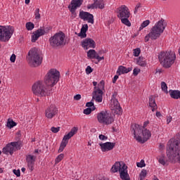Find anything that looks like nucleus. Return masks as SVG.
<instances>
[{"mask_svg": "<svg viewBox=\"0 0 180 180\" xmlns=\"http://www.w3.org/2000/svg\"><path fill=\"white\" fill-rule=\"evenodd\" d=\"M60 81V72L51 69L43 81H37L32 85V92L37 96H49L53 94V86Z\"/></svg>", "mask_w": 180, "mask_h": 180, "instance_id": "1", "label": "nucleus"}, {"mask_svg": "<svg viewBox=\"0 0 180 180\" xmlns=\"http://www.w3.org/2000/svg\"><path fill=\"white\" fill-rule=\"evenodd\" d=\"M167 155L170 162H180V142L172 139L167 143Z\"/></svg>", "mask_w": 180, "mask_h": 180, "instance_id": "2", "label": "nucleus"}, {"mask_svg": "<svg viewBox=\"0 0 180 180\" xmlns=\"http://www.w3.org/2000/svg\"><path fill=\"white\" fill-rule=\"evenodd\" d=\"M131 131L139 143H146L151 137V131L147 128L141 129V127L138 124H131Z\"/></svg>", "mask_w": 180, "mask_h": 180, "instance_id": "3", "label": "nucleus"}, {"mask_svg": "<svg viewBox=\"0 0 180 180\" xmlns=\"http://www.w3.org/2000/svg\"><path fill=\"white\" fill-rule=\"evenodd\" d=\"M165 27H167V24L164 20H161L158 21L155 26L151 28L150 32L145 37V41H148L150 39H151V40H157V39L164 33Z\"/></svg>", "mask_w": 180, "mask_h": 180, "instance_id": "4", "label": "nucleus"}, {"mask_svg": "<svg viewBox=\"0 0 180 180\" xmlns=\"http://www.w3.org/2000/svg\"><path fill=\"white\" fill-rule=\"evenodd\" d=\"M159 61L164 68H171L176 60V55L173 51H162L158 56Z\"/></svg>", "mask_w": 180, "mask_h": 180, "instance_id": "5", "label": "nucleus"}, {"mask_svg": "<svg viewBox=\"0 0 180 180\" xmlns=\"http://www.w3.org/2000/svg\"><path fill=\"white\" fill-rule=\"evenodd\" d=\"M27 58L31 67H39L43 61V56L40 51L36 48H32L27 54Z\"/></svg>", "mask_w": 180, "mask_h": 180, "instance_id": "6", "label": "nucleus"}, {"mask_svg": "<svg viewBox=\"0 0 180 180\" xmlns=\"http://www.w3.org/2000/svg\"><path fill=\"white\" fill-rule=\"evenodd\" d=\"M51 47H60L65 46V34L63 32L55 34L49 39Z\"/></svg>", "mask_w": 180, "mask_h": 180, "instance_id": "7", "label": "nucleus"}, {"mask_svg": "<svg viewBox=\"0 0 180 180\" xmlns=\"http://www.w3.org/2000/svg\"><path fill=\"white\" fill-rule=\"evenodd\" d=\"M103 89H105V82L102 80L98 83V86L94 87L93 91V99H95L96 102H102V99H103V91L102 90Z\"/></svg>", "mask_w": 180, "mask_h": 180, "instance_id": "8", "label": "nucleus"}, {"mask_svg": "<svg viewBox=\"0 0 180 180\" xmlns=\"http://www.w3.org/2000/svg\"><path fill=\"white\" fill-rule=\"evenodd\" d=\"M97 120L99 123L103 124H112L115 122V118L108 111H101L97 115Z\"/></svg>", "mask_w": 180, "mask_h": 180, "instance_id": "9", "label": "nucleus"}, {"mask_svg": "<svg viewBox=\"0 0 180 180\" xmlns=\"http://www.w3.org/2000/svg\"><path fill=\"white\" fill-rule=\"evenodd\" d=\"M15 150H20V143L16 141L7 144L6 146L3 148V153L4 154H10L12 155Z\"/></svg>", "mask_w": 180, "mask_h": 180, "instance_id": "10", "label": "nucleus"}, {"mask_svg": "<svg viewBox=\"0 0 180 180\" xmlns=\"http://www.w3.org/2000/svg\"><path fill=\"white\" fill-rule=\"evenodd\" d=\"M58 113V108L54 105L48 106L45 110V117L47 119H53Z\"/></svg>", "mask_w": 180, "mask_h": 180, "instance_id": "11", "label": "nucleus"}, {"mask_svg": "<svg viewBox=\"0 0 180 180\" xmlns=\"http://www.w3.org/2000/svg\"><path fill=\"white\" fill-rule=\"evenodd\" d=\"M111 109L115 110L117 115H122V109L117 99L115 98V94L112 95L111 98Z\"/></svg>", "mask_w": 180, "mask_h": 180, "instance_id": "12", "label": "nucleus"}, {"mask_svg": "<svg viewBox=\"0 0 180 180\" xmlns=\"http://www.w3.org/2000/svg\"><path fill=\"white\" fill-rule=\"evenodd\" d=\"M79 18L82 20H86L88 23H91V25H94V15L86 11H80Z\"/></svg>", "mask_w": 180, "mask_h": 180, "instance_id": "13", "label": "nucleus"}, {"mask_svg": "<svg viewBox=\"0 0 180 180\" xmlns=\"http://www.w3.org/2000/svg\"><path fill=\"white\" fill-rule=\"evenodd\" d=\"M117 16L120 18V19L130 18V11H129V8L125 5L121 6L120 8H118Z\"/></svg>", "mask_w": 180, "mask_h": 180, "instance_id": "14", "label": "nucleus"}, {"mask_svg": "<svg viewBox=\"0 0 180 180\" xmlns=\"http://www.w3.org/2000/svg\"><path fill=\"white\" fill-rule=\"evenodd\" d=\"M37 158V155H27L26 156V162L27 164V167L30 171H33L34 169V162H36V159Z\"/></svg>", "mask_w": 180, "mask_h": 180, "instance_id": "15", "label": "nucleus"}, {"mask_svg": "<svg viewBox=\"0 0 180 180\" xmlns=\"http://www.w3.org/2000/svg\"><path fill=\"white\" fill-rule=\"evenodd\" d=\"M83 2L84 0H72L69 6L71 13H75L77 9L81 8V5H82Z\"/></svg>", "mask_w": 180, "mask_h": 180, "instance_id": "16", "label": "nucleus"}, {"mask_svg": "<svg viewBox=\"0 0 180 180\" xmlns=\"http://www.w3.org/2000/svg\"><path fill=\"white\" fill-rule=\"evenodd\" d=\"M99 146L101 148V151H103V153H106V151H112V150L115 148L116 143L105 142L104 143H99Z\"/></svg>", "mask_w": 180, "mask_h": 180, "instance_id": "17", "label": "nucleus"}, {"mask_svg": "<svg viewBox=\"0 0 180 180\" xmlns=\"http://www.w3.org/2000/svg\"><path fill=\"white\" fill-rule=\"evenodd\" d=\"M82 46L86 50H88V49H95V41L92 39H86L82 42Z\"/></svg>", "mask_w": 180, "mask_h": 180, "instance_id": "18", "label": "nucleus"}, {"mask_svg": "<svg viewBox=\"0 0 180 180\" xmlns=\"http://www.w3.org/2000/svg\"><path fill=\"white\" fill-rule=\"evenodd\" d=\"M120 176L122 180H130V176H129V173L127 171V166L123 164L120 172Z\"/></svg>", "mask_w": 180, "mask_h": 180, "instance_id": "19", "label": "nucleus"}, {"mask_svg": "<svg viewBox=\"0 0 180 180\" xmlns=\"http://www.w3.org/2000/svg\"><path fill=\"white\" fill-rule=\"evenodd\" d=\"M45 33H46V31L43 28H40V29L37 30V31H35L32 36V43H35L36 41L39 39V37L44 35Z\"/></svg>", "mask_w": 180, "mask_h": 180, "instance_id": "20", "label": "nucleus"}, {"mask_svg": "<svg viewBox=\"0 0 180 180\" xmlns=\"http://www.w3.org/2000/svg\"><path fill=\"white\" fill-rule=\"evenodd\" d=\"M77 133H78V127H74L68 134L63 136L62 141H66L68 144V140H70L71 137H74Z\"/></svg>", "mask_w": 180, "mask_h": 180, "instance_id": "21", "label": "nucleus"}, {"mask_svg": "<svg viewBox=\"0 0 180 180\" xmlns=\"http://www.w3.org/2000/svg\"><path fill=\"white\" fill-rule=\"evenodd\" d=\"M133 70V68H126L124 66H120L117 70V74L118 75H122L123 74H127L128 72H130Z\"/></svg>", "mask_w": 180, "mask_h": 180, "instance_id": "22", "label": "nucleus"}, {"mask_svg": "<svg viewBox=\"0 0 180 180\" xmlns=\"http://www.w3.org/2000/svg\"><path fill=\"white\" fill-rule=\"evenodd\" d=\"M123 166H122V164L120 163V162H116L112 167H111V172H112L113 174L116 173V172H120V169H122V167Z\"/></svg>", "mask_w": 180, "mask_h": 180, "instance_id": "23", "label": "nucleus"}, {"mask_svg": "<svg viewBox=\"0 0 180 180\" xmlns=\"http://www.w3.org/2000/svg\"><path fill=\"white\" fill-rule=\"evenodd\" d=\"M86 32H88V24L84 25L82 27L81 31L78 34L79 37H82V39H84V37H86Z\"/></svg>", "mask_w": 180, "mask_h": 180, "instance_id": "24", "label": "nucleus"}, {"mask_svg": "<svg viewBox=\"0 0 180 180\" xmlns=\"http://www.w3.org/2000/svg\"><path fill=\"white\" fill-rule=\"evenodd\" d=\"M149 106L152 108V112H155L157 110V103L153 96L149 97Z\"/></svg>", "mask_w": 180, "mask_h": 180, "instance_id": "25", "label": "nucleus"}, {"mask_svg": "<svg viewBox=\"0 0 180 180\" xmlns=\"http://www.w3.org/2000/svg\"><path fill=\"white\" fill-rule=\"evenodd\" d=\"M169 94L173 99H179L180 98V91L179 90H170Z\"/></svg>", "mask_w": 180, "mask_h": 180, "instance_id": "26", "label": "nucleus"}, {"mask_svg": "<svg viewBox=\"0 0 180 180\" xmlns=\"http://www.w3.org/2000/svg\"><path fill=\"white\" fill-rule=\"evenodd\" d=\"M98 56V53H96V51L95 49H90L87 51V57L90 59H96V56Z\"/></svg>", "mask_w": 180, "mask_h": 180, "instance_id": "27", "label": "nucleus"}, {"mask_svg": "<svg viewBox=\"0 0 180 180\" xmlns=\"http://www.w3.org/2000/svg\"><path fill=\"white\" fill-rule=\"evenodd\" d=\"M96 4V8L103 9L105 8V4L103 0H94Z\"/></svg>", "mask_w": 180, "mask_h": 180, "instance_id": "28", "label": "nucleus"}, {"mask_svg": "<svg viewBox=\"0 0 180 180\" xmlns=\"http://www.w3.org/2000/svg\"><path fill=\"white\" fill-rule=\"evenodd\" d=\"M136 63L138 65H140V67H146L147 65V62H146V60H144L143 58L139 57L137 59Z\"/></svg>", "mask_w": 180, "mask_h": 180, "instance_id": "29", "label": "nucleus"}, {"mask_svg": "<svg viewBox=\"0 0 180 180\" xmlns=\"http://www.w3.org/2000/svg\"><path fill=\"white\" fill-rule=\"evenodd\" d=\"M120 20L123 25H125V26H128V27L131 26V22L129 20V18H120Z\"/></svg>", "mask_w": 180, "mask_h": 180, "instance_id": "30", "label": "nucleus"}, {"mask_svg": "<svg viewBox=\"0 0 180 180\" xmlns=\"http://www.w3.org/2000/svg\"><path fill=\"white\" fill-rule=\"evenodd\" d=\"M67 144H68L67 143V141H62V142L60 143L59 149L58 150V153H63V151H64V149L65 148V147H67Z\"/></svg>", "mask_w": 180, "mask_h": 180, "instance_id": "31", "label": "nucleus"}, {"mask_svg": "<svg viewBox=\"0 0 180 180\" xmlns=\"http://www.w3.org/2000/svg\"><path fill=\"white\" fill-rule=\"evenodd\" d=\"M63 160H64V154L60 153L59 155H58L56 157V158L55 159V164L57 165L59 162H61V161H63Z\"/></svg>", "mask_w": 180, "mask_h": 180, "instance_id": "32", "label": "nucleus"}, {"mask_svg": "<svg viewBox=\"0 0 180 180\" xmlns=\"http://www.w3.org/2000/svg\"><path fill=\"white\" fill-rule=\"evenodd\" d=\"M94 101H95V98H94V97H92V99L91 101V102H88L86 104V106L87 108H91L92 110H95L96 108H95V105H94Z\"/></svg>", "mask_w": 180, "mask_h": 180, "instance_id": "33", "label": "nucleus"}, {"mask_svg": "<svg viewBox=\"0 0 180 180\" xmlns=\"http://www.w3.org/2000/svg\"><path fill=\"white\" fill-rule=\"evenodd\" d=\"M16 126V122L13 121V120H8L7 122V127L9 129H12V127H15Z\"/></svg>", "mask_w": 180, "mask_h": 180, "instance_id": "34", "label": "nucleus"}, {"mask_svg": "<svg viewBox=\"0 0 180 180\" xmlns=\"http://www.w3.org/2000/svg\"><path fill=\"white\" fill-rule=\"evenodd\" d=\"M149 25H150V20H146L143 21L139 27V30H143V29H144V27H147Z\"/></svg>", "mask_w": 180, "mask_h": 180, "instance_id": "35", "label": "nucleus"}, {"mask_svg": "<svg viewBox=\"0 0 180 180\" xmlns=\"http://www.w3.org/2000/svg\"><path fill=\"white\" fill-rule=\"evenodd\" d=\"M27 30H33L34 29V24L32 22H28L25 25Z\"/></svg>", "mask_w": 180, "mask_h": 180, "instance_id": "36", "label": "nucleus"}, {"mask_svg": "<svg viewBox=\"0 0 180 180\" xmlns=\"http://www.w3.org/2000/svg\"><path fill=\"white\" fill-rule=\"evenodd\" d=\"M34 16H35V19L37 20H39V19H40V18H41V16H40V8L35 9Z\"/></svg>", "mask_w": 180, "mask_h": 180, "instance_id": "37", "label": "nucleus"}, {"mask_svg": "<svg viewBox=\"0 0 180 180\" xmlns=\"http://www.w3.org/2000/svg\"><path fill=\"white\" fill-rule=\"evenodd\" d=\"M161 88L164 92H168V86H167V83L165 82H162Z\"/></svg>", "mask_w": 180, "mask_h": 180, "instance_id": "38", "label": "nucleus"}, {"mask_svg": "<svg viewBox=\"0 0 180 180\" xmlns=\"http://www.w3.org/2000/svg\"><path fill=\"white\" fill-rule=\"evenodd\" d=\"M136 167H138V168H143L146 167V162H144V160H141L140 162H137Z\"/></svg>", "mask_w": 180, "mask_h": 180, "instance_id": "39", "label": "nucleus"}, {"mask_svg": "<svg viewBox=\"0 0 180 180\" xmlns=\"http://www.w3.org/2000/svg\"><path fill=\"white\" fill-rule=\"evenodd\" d=\"M140 53H141V50H140V49L137 48L134 49L133 54L135 57H139V56H140Z\"/></svg>", "mask_w": 180, "mask_h": 180, "instance_id": "40", "label": "nucleus"}, {"mask_svg": "<svg viewBox=\"0 0 180 180\" xmlns=\"http://www.w3.org/2000/svg\"><path fill=\"white\" fill-rule=\"evenodd\" d=\"M159 163L161 164L162 165H165L167 164V160H165V157H160L158 159Z\"/></svg>", "mask_w": 180, "mask_h": 180, "instance_id": "41", "label": "nucleus"}, {"mask_svg": "<svg viewBox=\"0 0 180 180\" xmlns=\"http://www.w3.org/2000/svg\"><path fill=\"white\" fill-rule=\"evenodd\" d=\"M92 110H93L92 108H86L84 110L83 113L84 115H90V113H91Z\"/></svg>", "mask_w": 180, "mask_h": 180, "instance_id": "42", "label": "nucleus"}, {"mask_svg": "<svg viewBox=\"0 0 180 180\" xmlns=\"http://www.w3.org/2000/svg\"><path fill=\"white\" fill-rule=\"evenodd\" d=\"M140 176H141V179L144 178L145 176H147V170L143 169L141 172Z\"/></svg>", "mask_w": 180, "mask_h": 180, "instance_id": "43", "label": "nucleus"}, {"mask_svg": "<svg viewBox=\"0 0 180 180\" xmlns=\"http://www.w3.org/2000/svg\"><path fill=\"white\" fill-rule=\"evenodd\" d=\"M51 131H52V133H58V131H60V127H52L51 128Z\"/></svg>", "mask_w": 180, "mask_h": 180, "instance_id": "44", "label": "nucleus"}, {"mask_svg": "<svg viewBox=\"0 0 180 180\" xmlns=\"http://www.w3.org/2000/svg\"><path fill=\"white\" fill-rule=\"evenodd\" d=\"M98 139L101 140L102 141H106L108 140V136L103 135V134H100L98 136Z\"/></svg>", "mask_w": 180, "mask_h": 180, "instance_id": "45", "label": "nucleus"}, {"mask_svg": "<svg viewBox=\"0 0 180 180\" xmlns=\"http://www.w3.org/2000/svg\"><path fill=\"white\" fill-rule=\"evenodd\" d=\"M11 63H15L16 61V55L15 53H13L10 58Z\"/></svg>", "mask_w": 180, "mask_h": 180, "instance_id": "46", "label": "nucleus"}, {"mask_svg": "<svg viewBox=\"0 0 180 180\" xmlns=\"http://www.w3.org/2000/svg\"><path fill=\"white\" fill-rule=\"evenodd\" d=\"M88 9H94V8H96V4H95V0H94V3L92 4H89L87 6Z\"/></svg>", "mask_w": 180, "mask_h": 180, "instance_id": "47", "label": "nucleus"}, {"mask_svg": "<svg viewBox=\"0 0 180 180\" xmlns=\"http://www.w3.org/2000/svg\"><path fill=\"white\" fill-rule=\"evenodd\" d=\"M93 70L92 68H91V66H87L86 68V74H91V72H92Z\"/></svg>", "mask_w": 180, "mask_h": 180, "instance_id": "48", "label": "nucleus"}, {"mask_svg": "<svg viewBox=\"0 0 180 180\" xmlns=\"http://www.w3.org/2000/svg\"><path fill=\"white\" fill-rule=\"evenodd\" d=\"M139 72H140V69H139V68H134L133 70V74L135 76L139 75Z\"/></svg>", "mask_w": 180, "mask_h": 180, "instance_id": "49", "label": "nucleus"}, {"mask_svg": "<svg viewBox=\"0 0 180 180\" xmlns=\"http://www.w3.org/2000/svg\"><path fill=\"white\" fill-rule=\"evenodd\" d=\"M13 172L14 174L16 175V176H20V170L13 169Z\"/></svg>", "mask_w": 180, "mask_h": 180, "instance_id": "50", "label": "nucleus"}, {"mask_svg": "<svg viewBox=\"0 0 180 180\" xmlns=\"http://www.w3.org/2000/svg\"><path fill=\"white\" fill-rule=\"evenodd\" d=\"M96 60H98V63H99V61H102V60H105V58L103 56L102 57L99 56V54L98 53L96 56Z\"/></svg>", "mask_w": 180, "mask_h": 180, "instance_id": "51", "label": "nucleus"}, {"mask_svg": "<svg viewBox=\"0 0 180 180\" xmlns=\"http://www.w3.org/2000/svg\"><path fill=\"white\" fill-rule=\"evenodd\" d=\"M148 124H150V122L149 121H146L143 123V125L142 127H141V129H146L147 126H148Z\"/></svg>", "mask_w": 180, "mask_h": 180, "instance_id": "52", "label": "nucleus"}, {"mask_svg": "<svg viewBox=\"0 0 180 180\" xmlns=\"http://www.w3.org/2000/svg\"><path fill=\"white\" fill-rule=\"evenodd\" d=\"M141 4H136L134 10V13L136 14L137 12H139V9H140Z\"/></svg>", "mask_w": 180, "mask_h": 180, "instance_id": "53", "label": "nucleus"}, {"mask_svg": "<svg viewBox=\"0 0 180 180\" xmlns=\"http://www.w3.org/2000/svg\"><path fill=\"white\" fill-rule=\"evenodd\" d=\"M119 79V76L118 75H115L113 79H112V84H116V82Z\"/></svg>", "mask_w": 180, "mask_h": 180, "instance_id": "54", "label": "nucleus"}, {"mask_svg": "<svg viewBox=\"0 0 180 180\" xmlns=\"http://www.w3.org/2000/svg\"><path fill=\"white\" fill-rule=\"evenodd\" d=\"M75 101H79L81 99V94H77L74 96Z\"/></svg>", "mask_w": 180, "mask_h": 180, "instance_id": "55", "label": "nucleus"}, {"mask_svg": "<svg viewBox=\"0 0 180 180\" xmlns=\"http://www.w3.org/2000/svg\"><path fill=\"white\" fill-rule=\"evenodd\" d=\"M172 121V117H167V124H169V123H171Z\"/></svg>", "mask_w": 180, "mask_h": 180, "instance_id": "56", "label": "nucleus"}, {"mask_svg": "<svg viewBox=\"0 0 180 180\" xmlns=\"http://www.w3.org/2000/svg\"><path fill=\"white\" fill-rule=\"evenodd\" d=\"M160 150H164L165 148V146L164 144L160 143L159 146Z\"/></svg>", "mask_w": 180, "mask_h": 180, "instance_id": "57", "label": "nucleus"}, {"mask_svg": "<svg viewBox=\"0 0 180 180\" xmlns=\"http://www.w3.org/2000/svg\"><path fill=\"white\" fill-rule=\"evenodd\" d=\"M160 115H161V112H156V116H157V117H160Z\"/></svg>", "mask_w": 180, "mask_h": 180, "instance_id": "58", "label": "nucleus"}, {"mask_svg": "<svg viewBox=\"0 0 180 180\" xmlns=\"http://www.w3.org/2000/svg\"><path fill=\"white\" fill-rule=\"evenodd\" d=\"M26 5H29L30 4V0H25Z\"/></svg>", "mask_w": 180, "mask_h": 180, "instance_id": "59", "label": "nucleus"}, {"mask_svg": "<svg viewBox=\"0 0 180 180\" xmlns=\"http://www.w3.org/2000/svg\"><path fill=\"white\" fill-rule=\"evenodd\" d=\"M93 85H94V87L96 86V85H98V82H93Z\"/></svg>", "mask_w": 180, "mask_h": 180, "instance_id": "60", "label": "nucleus"}, {"mask_svg": "<svg viewBox=\"0 0 180 180\" xmlns=\"http://www.w3.org/2000/svg\"><path fill=\"white\" fill-rule=\"evenodd\" d=\"M22 172H25L26 171V169L25 167H22L21 169Z\"/></svg>", "mask_w": 180, "mask_h": 180, "instance_id": "61", "label": "nucleus"}, {"mask_svg": "<svg viewBox=\"0 0 180 180\" xmlns=\"http://www.w3.org/2000/svg\"><path fill=\"white\" fill-rule=\"evenodd\" d=\"M39 153V150L36 149L34 152V154H37Z\"/></svg>", "mask_w": 180, "mask_h": 180, "instance_id": "62", "label": "nucleus"}, {"mask_svg": "<svg viewBox=\"0 0 180 180\" xmlns=\"http://www.w3.org/2000/svg\"><path fill=\"white\" fill-rule=\"evenodd\" d=\"M2 172H4V170L2 169V168H0V174H2Z\"/></svg>", "mask_w": 180, "mask_h": 180, "instance_id": "63", "label": "nucleus"}, {"mask_svg": "<svg viewBox=\"0 0 180 180\" xmlns=\"http://www.w3.org/2000/svg\"><path fill=\"white\" fill-rule=\"evenodd\" d=\"M37 102H39V98L37 99Z\"/></svg>", "mask_w": 180, "mask_h": 180, "instance_id": "64", "label": "nucleus"}]
</instances>
